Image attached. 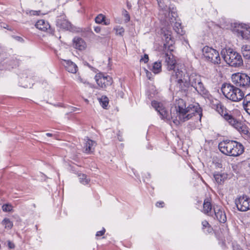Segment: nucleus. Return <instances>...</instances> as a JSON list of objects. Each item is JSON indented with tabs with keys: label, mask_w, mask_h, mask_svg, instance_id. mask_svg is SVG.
<instances>
[{
	"label": "nucleus",
	"mask_w": 250,
	"mask_h": 250,
	"mask_svg": "<svg viewBox=\"0 0 250 250\" xmlns=\"http://www.w3.org/2000/svg\"><path fill=\"white\" fill-rule=\"evenodd\" d=\"M151 105L159 113L162 119L166 122L172 120L176 125H179L181 122H184L190 119L193 116H196L201 120L202 116V109L198 104H191L187 106L183 99L176 100L175 107L171 109L170 114L160 103L153 101Z\"/></svg>",
	"instance_id": "1"
},
{
	"label": "nucleus",
	"mask_w": 250,
	"mask_h": 250,
	"mask_svg": "<svg viewBox=\"0 0 250 250\" xmlns=\"http://www.w3.org/2000/svg\"><path fill=\"white\" fill-rule=\"evenodd\" d=\"M151 105L159 113L162 119L166 122L172 120L176 125H179L181 122H184L190 119L193 116H196L201 120L202 116V109L198 104H191L187 106L183 99L176 100L175 107L171 109L170 114L160 103L153 101Z\"/></svg>",
	"instance_id": "2"
},
{
	"label": "nucleus",
	"mask_w": 250,
	"mask_h": 250,
	"mask_svg": "<svg viewBox=\"0 0 250 250\" xmlns=\"http://www.w3.org/2000/svg\"><path fill=\"white\" fill-rule=\"evenodd\" d=\"M160 8L159 16L160 21L166 24H171L173 30L177 34L182 35L184 32L183 30L181 23L176 20L177 14L174 7L169 6L164 4L163 0H157Z\"/></svg>",
	"instance_id": "3"
},
{
	"label": "nucleus",
	"mask_w": 250,
	"mask_h": 250,
	"mask_svg": "<svg viewBox=\"0 0 250 250\" xmlns=\"http://www.w3.org/2000/svg\"><path fill=\"white\" fill-rule=\"evenodd\" d=\"M218 148L222 153L233 157L240 155L244 151V147L240 143L232 140L221 142L218 145Z\"/></svg>",
	"instance_id": "4"
},
{
	"label": "nucleus",
	"mask_w": 250,
	"mask_h": 250,
	"mask_svg": "<svg viewBox=\"0 0 250 250\" xmlns=\"http://www.w3.org/2000/svg\"><path fill=\"white\" fill-rule=\"evenodd\" d=\"M185 79L186 83L184 86L187 89L189 86L193 87L198 94L207 97L209 95L208 90L205 88L202 81L201 76L196 73H191Z\"/></svg>",
	"instance_id": "5"
},
{
	"label": "nucleus",
	"mask_w": 250,
	"mask_h": 250,
	"mask_svg": "<svg viewBox=\"0 0 250 250\" xmlns=\"http://www.w3.org/2000/svg\"><path fill=\"white\" fill-rule=\"evenodd\" d=\"M221 91L227 99L233 102H240L245 97V93L241 89L230 83H224Z\"/></svg>",
	"instance_id": "6"
},
{
	"label": "nucleus",
	"mask_w": 250,
	"mask_h": 250,
	"mask_svg": "<svg viewBox=\"0 0 250 250\" xmlns=\"http://www.w3.org/2000/svg\"><path fill=\"white\" fill-rule=\"evenodd\" d=\"M221 54L224 61L230 66L239 67L243 64L241 56L231 48L222 50Z\"/></svg>",
	"instance_id": "7"
},
{
	"label": "nucleus",
	"mask_w": 250,
	"mask_h": 250,
	"mask_svg": "<svg viewBox=\"0 0 250 250\" xmlns=\"http://www.w3.org/2000/svg\"><path fill=\"white\" fill-rule=\"evenodd\" d=\"M203 55L206 61L214 64H220L221 58L219 52L208 46H205L202 49Z\"/></svg>",
	"instance_id": "8"
},
{
	"label": "nucleus",
	"mask_w": 250,
	"mask_h": 250,
	"mask_svg": "<svg viewBox=\"0 0 250 250\" xmlns=\"http://www.w3.org/2000/svg\"><path fill=\"white\" fill-rule=\"evenodd\" d=\"M232 83L237 86L248 88L250 86V77L245 73H237L232 75Z\"/></svg>",
	"instance_id": "9"
},
{
	"label": "nucleus",
	"mask_w": 250,
	"mask_h": 250,
	"mask_svg": "<svg viewBox=\"0 0 250 250\" xmlns=\"http://www.w3.org/2000/svg\"><path fill=\"white\" fill-rule=\"evenodd\" d=\"M188 74H187L185 69L180 70L177 69L173 70L171 73V80H175L179 84V87L181 88V90L186 93V89L184 88L186 83L185 79L188 77Z\"/></svg>",
	"instance_id": "10"
},
{
	"label": "nucleus",
	"mask_w": 250,
	"mask_h": 250,
	"mask_svg": "<svg viewBox=\"0 0 250 250\" xmlns=\"http://www.w3.org/2000/svg\"><path fill=\"white\" fill-rule=\"evenodd\" d=\"M95 80L98 85L102 88H105L110 85L112 82V79L109 76H105L103 74H97L95 77Z\"/></svg>",
	"instance_id": "11"
},
{
	"label": "nucleus",
	"mask_w": 250,
	"mask_h": 250,
	"mask_svg": "<svg viewBox=\"0 0 250 250\" xmlns=\"http://www.w3.org/2000/svg\"><path fill=\"white\" fill-rule=\"evenodd\" d=\"M238 210L246 211L250 209V198L247 196L240 197L235 201Z\"/></svg>",
	"instance_id": "12"
},
{
	"label": "nucleus",
	"mask_w": 250,
	"mask_h": 250,
	"mask_svg": "<svg viewBox=\"0 0 250 250\" xmlns=\"http://www.w3.org/2000/svg\"><path fill=\"white\" fill-rule=\"evenodd\" d=\"M236 32L238 36H241L243 39L248 40L250 39V27L245 24H239L236 27Z\"/></svg>",
	"instance_id": "13"
},
{
	"label": "nucleus",
	"mask_w": 250,
	"mask_h": 250,
	"mask_svg": "<svg viewBox=\"0 0 250 250\" xmlns=\"http://www.w3.org/2000/svg\"><path fill=\"white\" fill-rule=\"evenodd\" d=\"M162 39L165 42L164 45L166 47L170 48L174 43V40L171 36V31L167 28H163L161 30Z\"/></svg>",
	"instance_id": "14"
},
{
	"label": "nucleus",
	"mask_w": 250,
	"mask_h": 250,
	"mask_svg": "<svg viewBox=\"0 0 250 250\" xmlns=\"http://www.w3.org/2000/svg\"><path fill=\"white\" fill-rule=\"evenodd\" d=\"M214 213L217 219L220 222L224 223L227 221V217L223 209L220 207L213 208Z\"/></svg>",
	"instance_id": "15"
},
{
	"label": "nucleus",
	"mask_w": 250,
	"mask_h": 250,
	"mask_svg": "<svg viewBox=\"0 0 250 250\" xmlns=\"http://www.w3.org/2000/svg\"><path fill=\"white\" fill-rule=\"evenodd\" d=\"M62 64L64 66L65 69L69 72L75 74L78 71L77 65L70 60H63Z\"/></svg>",
	"instance_id": "16"
},
{
	"label": "nucleus",
	"mask_w": 250,
	"mask_h": 250,
	"mask_svg": "<svg viewBox=\"0 0 250 250\" xmlns=\"http://www.w3.org/2000/svg\"><path fill=\"white\" fill-rule=\"evenodd\" d=\"M56 25L62 30H67L71 28V23L65 19L64 16H61L57 20Z\"/></svg>",
	"instance_id": "17"
},
{
	"label": "nucleus",
	"mask_w": 250,
	"mask_h": 250,
	"mask_svg": "<svg viewBox=\"0 0 250 250\" xmlns=\"http://www.w3.org/2000/svg\"><path fill=\"white\" fill-rule=\"evenodd\" d=\"M74 47L79 50L82 51L86 49L87 44L81 38L75 37L73 40Z\"/></svg>",
	"instance_id": "18"
},
{
	"label": "nucleus",
	"mask_w": 250,
	"mask_h": 250,
	"mask_svg": "<svg viewBox=\"0 0 250 250\" xmlns=\"http://www.w3.org/2000/svg\"><path fill=\"white\" fill-rule=\"evenodd\" d=\"M95 146L96 143L95 142L90 139H87L83 147L84 152L86 153H92L94 151Z\"/></svg>",
	"instance_id": "19"
},
{
	"label": "nucleus",
	"mask_w": 250,
	"mask_h": 250,
	"mask_svg": "<svg viewBox=\"0 0 250 250\" xmlns=\"http://www.w3.org/2000/svg\"><path fill=\"white\" fill-rule=\"evenodd\" d=\"M35 26L37 28L42 31H47L50 30V25L49 23L43 20H39L36 23Z\"/></svg>",
	"instance_id": "20"
},
{
	"label": "nucleus",
	"mask_w": 250,
	"mask_h": 250,
	"mask_svg": "<svg viewBox=\"0 0 250 250\" xmlns=\"http://www.w3.org/2000/svg\"><path fill=\"white\" fill-rule=\"evenodd\" d=\"M203 211L204 213L209 216H212L213 214L212 205L208 198H207L204 200Z\"/></svg>",
	"instance_id": "21"
},
{
	"label": "nucleus",
	"mask_w": 250,
	"mask_h": 250,
	"mask_svg": "<svg viewBox=\"0 0 250 250\" xmlns=\"http://www.w3.org/2000/svg\"><path fill=\"white\" fill-rule=\"evenodd\" d=\"M165 62L167 63V69L169 70H173L175 67L176 61L173 59V56L171 57L170 55L166 53L165 54Z\"/></svg>",
	"instance_id": "22"
},
{
	"label": "nucleus",
	"mask_w": 250,
	"mask_h": 250,
	"mask_svg": "<svg viewBox=\"0 0 250 250\" xmlns=\"http://www.w3.org/2000/svg\"><path fill=\"white\" fill-rule=\"evenodd\" d=\"M215 181L219 184L222 185L228 178V174L225 173H216L214 174Z\"/></svg>",
	"instance_id": "23"
},
{
	"label": "nucleus",
	"mask_w": 250,
	"mask_h": 250,
	"mask_svg": "<svg viewBox=\"0 0 250 250\" xmlns=\"http://www.w3.org/2000/svg\"><path fill=\"white\" fill-rule=\"evenodd\" d=\"M236 129L242 134L246 137L250 136V132L249 130L248 126L245 125H243L241 123L240 125H237Z\"/></svg>",
	"instance_id": "24"
},
{
	"label": "nucleus",
	"mask_w": 250,
	"mask_h": 250,
	"mask_svg": "<svg viewBox=\"0 0 250 250\" xmlns=\"http://www.w3.org/2000/svg\"><path fill=\"white\" fill-rule=\"evenodd\" d=\"M243 100V107L246 112L250 115V93L246 95Z\"/></svg>",
	"instance_id": "25"
},
{
	"label": "nucleus",
	"mask_w": 250,
	"mask_h": 250,
	"mask_svg": "<svg viewBox=\"0 0 250 250\" xmlns=\"http://www.w3.org/2000/svg\"><path fill=\"white\" fill-rule=\"evenodd\" d=\"M241 53L246 60H250V45L248 44L243 45L241 48Z\"/></svg>",
	"instance_id": "26"
},
{
	"label": "nucleus",
	"mask_w": 250,
	"mask_h": 250,
	"mask_svg": "<svg viewBox=\"0 0 250 250\" xmlns=\"http://www.w3.org/2000/svg\"><path fill=\"white\" fill-rule=\"evenodd\" d=\"M228 123L235 128H237V125H240L241 122L237 121L235 118L233 117L231 115L229 114L226 116L224 118Z\"/></svg>",
	"instance_id": "27"
},
{
	"label": "nucleus",
	"mask_w": 250,
	"mask_h": 250,
	"mask_svg": "<svg viewBox=\"0 0 250 250\" xmlns=\"http://www.w3.org/2000/svg\"><path fill=\"white\" fill-rule=\"evenodd\" d=\"M216 110L220 114L223 116L224 118H226L227 115H229L226 108L221 103L217 104Z\"/></svg>",
	"instance_id": "28"
},
{
	"label": "nucleus",
	"mask_w": 250,
	"mask_h": 250,
	"mask_svg": "<svg viewBox=\"0 0 250 250\" xmlns=\"http://www.w3.org/2000/svg\"><path fill=\"white\" fill-rule=\"evenodd\" d=\"M162 65L161 62H156L153 63L152 71L155 74H158L161 71Z\"/></svg>",
	"instance_id": "29"
},
{
	"label": "nucleus",
	"mask_w": 250,
	"mask_h": 250,
	"mask_svg": "<svg viewBox=\"0 0 250 250\" xmlns=\"http://www.w3.org/2000/svg\"><path fill=\"white\" fill-rule=\"evenodd\" d=\"M79 177L80 183L84 185L88 184L90 181V179L84 174H80Z\"/></svg>",
	"instance_id": "30"
},
{
	"label": "nucleus",
	"mask_w": 250,
	"mask_h": 250,
	"mask_svg": "<svg viewBox=\"0 0 250 250\" xmlns=\"http://www.w3.org/2000/svg\"><path fill=\"white\" fill-rule=\"evenodd\" d=\"M2 225L4 226L6 229H10L13 227V223L8 218H4L2 221Z\"/></svg>",
	"instance_id": "31"
},
{
	"label": "nucleus",
	"mask_w": 250,
	"mask_h": 250,
	"mask_svg": "<svg viewBox=\"0 0 250 250\" xmlns=\"http://www.w3.org/2000/svg\"><path fill=\"white\" fill-rule=\"evenodd\" d=\"M114 30L116 32V35L123 36L125 32L124 28L121 26H116L114 28Z\"/></svg>",
	"instance_id": "32"
},
{
	"label": "nucleus",
	"mask_w": 250,
	"mask_h": 250,
	"mask_svg": "<svg viewBox=\"0 0 250 250\" xmlns=\"http://www.w3.org/2000/svg\"><path fill=\"white\" fill-rule=\"evenodd\" d=\"M100 101L103 108H105L108 104V99L106 96H102L100 99Z\"/></svg>",
	"instance_id": "33"
},
{
	"label": "nucleus",
	"mask_w": 250,
	"mask_h": 250,
	"mask_svg": "<svg viewBox=\"0 0 250 250\" xmlns=\"http://www.w3.org/2000/svg\"><path fill=\"white\" fill-rule=\"evenodd\" d=\"M2 210L4 212H9L12 209V206L10 204H4L2 207Z\"/></svg>",
	"instance_id": "34"
},
{
	"label": "nucleus",
	"mask_w": 250,
	"mask_h": 250,
	"mask_svg": "<svg viewBox=\"0 0 250 250\" xmlns=\"http://www.w3.org/2000/svg\"><path fill=\"white\" fill-rule=\"evenodd\" d=\"M105 17L102 14H99L95 18V22L98 23H101L104 21Z\"/></svg>",
	"instance_id": "35"
},
{
	"label": "nucleus",
	"mask_w": 250,
	"mask_h": 250,
	"mask_svg": "<svg viewBox=\"0 0 250 250\" xmlns=\"http://www.w3.org/2000/svg\"><path fill=\"white\" fill-rule=\"evenodd\" d=\"M29 13L32 15H40L41 14V11L31 10L29 12Z\"/></svg>",
	"instance_id": "36"
},
{
	"label": "nucleus",
	"mask_w": 250,
	"mask_h": 250,
	"mask_svg": "<svg viewBox=\"0 0 250 250\" xmlns=\"http://www.w3.org/2000/svg\"><path fill=\"white\" fill-rule=\"evenodd\" d=\"M12 37L15 40H16V41H17L18 42H23V41H24L23 39L21 37L17 36H13Z\"/></svg>",
	"instance_id": "37"
},
{
	"label": "nucleus",
	"mask_w": 250,
	"mask_h": 250,
	"mask_svg": "<svg viewBox=\"0 0 250 250\" xmlns=\"http://www.w3.org/2000/svg\"><path fill=\"white\" fill-rule=\"evenodd\" d=\"M202 225L203 226V229H204L206 228L209 227V225L208 222H207L206 220H204L202 222Z\"/></svg>",
	"instance_id": "38"
},
{
	"label": "nucleus",
	"mask_w": 250,
	"mask_h": 250,
	"mask_svg": "<svg viewBox=\"0 0 250 250\" xmlns=\"http://www.w3.org/2000/svg\"><path fill=\"white\" fill-rule=\"evenodd\" d=\"M105 231V229H103V230H102L101 231H97L96 235V236H102L104 234Z\"/></svg>",
	"instance_id": "39"
},
{
	"label": "nucleus",
	"mask_w": 250,
	"mask_h": 250,
	"mask_svg": "<svg viewBox=\"0 0 250 250\" xmlns=\"http://www.w3.org/2000/svg\"><path fill=\"white\" fill-rule=\"evenodd\" d=\"M141 61H143V62H144L146 63L148 62V56L146 54H145L144 55V58H142L141 60Z\"/></svg>",
	"instance_id": "40"
},
{
	"label": "nucleus",
	"mask_w": 250,
	"mask_h": 250,
	"mask_svg": "<svg viewBox=\"0 0 250 250\" xmlns=\"http://www.w3.org/2000/svg\"><path fill=\"white\" fill-rule=\"evenodd\" d=\"M145 71H146V76L147 77V78L149 80H151V77L152 76V74H151V73L150 72L148 71L146 69L145 70Z\"/></svg>",
	"instance_id": "41"
},
{
	"label": "nucleus",
	"mask_w": 250,
	"mask_h": 250,
	"mask_svg": "<svg viewBox=\"0 0 250 250\" xmlns=\"http://www.w3.org/2000/svg\"><path fill=\"white\" fill-rule=\"evenodd\" d=\"M164 204L163 202H158L156 203V206L157 207H163V205Z\"/></svg>",
	"instance_id": "42"
},
{
	"label": "nucleus",
	"mask_w": 250,
	"mask_h": 250,
	"mask_svg": "<svg viewBox=\"0 0 250 250\" xmlns=\"http://www.w3.org/2000/svg\"><path fill=\"white\" fill-rule=\"evenodd\" d=\"M233 250H243L239 246H233Z\"/></svg>",
	"instance_id": "43"
},
{
	"label": "nucleus",
	"mask_w": 250,
	"mask_h": 250,
	"mask_svg": "<svg viewBox=\"0 0 250 250\" xmlns=\"http://www.w3.org/2000/svg\"><path fill=\"white\" fill-rule=\"evenodd\" d=\"M94 31L96 32V33H99L101 31V28L99 26H97V27H95L94 28Z\"/></svg>",
	"instance_id": "44"
},
{
	"label": "nucleus",
	"mask_w": 250,
	"mask_h": 250,
	"mask_svg": "<svg viewBox=\"0 0 250 250\" xmlns=\"http://www.w3.org/2000/svg\"><path fill=\"white\" fill-rule=\"evenodd\" d=\"M103 22H104V24L106 25H108L110 23L109 20H105V19H104V21H103Z\"/></svg>",
	"instance_id": "45"
},
{
	"label": "nucleus",
	"mask_w": 250,
	"mask_h": 250,
	"mask_svg": "<svg viewBox=\"0 0 250 250\" xmlns=\"http://www.w3.org/2000/svg\"><path fill=\"white\" fill-rule=\"evenodd\" d=\"M6 56V55L4 54H0V63L2 62V58H3V56Z\"/></svg>",
	"instance_id": "46"
},
{
	"label": "nucleus",
	"mask_w": 250,
	"mask_h": 250,
	"mask_svg": "<svg viewBox=\"0 0 250 250\" xmlns=\"http://www.w3.org/2000/svg\"><path fill=\"white\" fill-rule=\"evenodd\" d=\"M1 27L4 28H5V29H7L8 30H9L8 28V26L7 25V24H3V25H1Z\"/></svg>",
	"instance_id": "47"
},
{
	"label": "nucleus",
	"mask_w": 250,
	"mask_h": 250,
	"mask_svg": "<svg viewBox=\"0 0 250 250\" xmlns=\"http://www.w3.org/2000/svg\"><path fill=\"white\" fill-rule=\"evenodd\" d=\"M46 135L48 137H52L53 136V134L50 133H47L46 134Z\"/></svg>",
	"instance_id": "48"
},
{
	"label": "nucleus",
	"mask_w": 250,
	"mask_h": 250,
	"mask_svg": "<svg viewBox=\"0 0 250 250\" xmlns=\"http://www.w3.org/2000/svg\"><path fill=\"white\" fill-rule=\"evenodd\" d=\"M9 248H11V249H12V248H14V246L13 245H12L11 244H9Z\"/></svg>",
	"instance_id": "49"
},
{
	"label": "nucleus",
	"mask_w": 250,
	"mask_h": 250,
	"mask_svg": "<svg viewBox=\"0 0 250 250\" xmlns=\"http://www.w3.org/2000/svg\"><path fill=\"white\" fill-rule=\"evenodd\" d=\"M126 17L127 19V21H129V19H130V17H129V15L128 14H126Z\"/></svg>",
	"instance_id": "50"
}]
</instances>
